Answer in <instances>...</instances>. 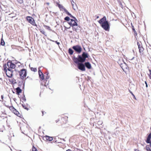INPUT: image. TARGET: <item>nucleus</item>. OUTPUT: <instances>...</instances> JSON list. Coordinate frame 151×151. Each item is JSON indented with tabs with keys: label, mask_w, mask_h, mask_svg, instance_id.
<instances>
[{
	"label": "nucleus",
	"mask_w": 151,
	"mask_h": 151,
	"mask_svg": "<svg viewBox=\"0 0 151 151\" xmlns=\"http://www.w3.org/2000/svg\"><path fill=\"white\" fill-rule=\"evenodd\" d=\"M88 53L84 52L83 53L82 56L78 55L77 58L74 57L72 59L76 63H78V62L83 63L85 61L86 58L88 57Z\"/></svg>",
	"instance_id": "1"
},
{
	"label": "nucleus",
	"mask_w": 151,
	"mask_h": 151,
	"mask_svg": "<svg viewBox=\"0 0 151 151\" xmlns=\"http://www.w3.org/2000/svg\"><path fill=\"white\" fill-rule=\"evenodd\" d=\"M73 18L70 19L68 17H66L64 18V20L67 21L68 22V24L72 27H74V26H77L78 24L76 22L77 21V20L76 18L72 16L71 15V16H69Z\"/></svg>",
	"instance_id": "2"
},
{
	"label": "nucleus",
	"mask_w": 151,
	"mask_h": 151,
	"mask_svg": "<svg viewBox=\"0 0 151 151\" xmlns=\"http://www.w3.org/2000/svg\"><path fill=\"white\" fill-rule=\"evenodd\" d=\"M68 117L67 116L65 115L64 114L60 116L58 119L56 120L55 122L56 123L59 122L61 124V125H63L65 124L68 120Z\"/></svg>",
	"instance_id": "3"
},
{
	"label": "nucleus",
	"mask_w": 151,
	"mask_h": 151,
	"mask_svg": "<svg viewBox=\"0 0 151 151\" xmlns=\"http://www.w3.org/2000/svg\"><path fill=\"white\" fill-rule=\"evenodd\" d=\"M20 78L22 80H25L27 75L26 69H22L18 72Z\"/></svg>",
	"instance_id": "4"
},
{
	"label": "nucleus",
	"mask_w": 151,
	"mask_h": 151,
	"mask_svg": "<svg viewBox=\"0 0 151 151\" xmlns=\"http://www.w3.org/2000/svg\"><path fill=\"white\" fill-rule=\"evenodd\" d=\"M137 45L139 49V52L140 55L141 56H144L145 55V51L142 47V44L141 42H138Z\"/></svg>",
	"instance_id": "5"
},
{
	"label": "nucleus",
	"mask_w": 151,
	"mask_h": 151,
	"mask_svg": "<svg viewBox=\"0 0 151 151\" xmlns=\"http://www.w3.org/2000/svg\"><path fill=\"white\" fill-rule=\"evenodd\" d=\"M9 108L10 110L14 114L17 115V116L19 117H21L22 115L17 110L15 109L13 106H9Z\"/></svg>",
	"instance_id": "6"
},
{
	"label": "nucleus",
	"mask_w": 151,
	"mask_h": 151,
	"mask_svg": "<svg viewBox=\"0 0 151 151\" xmlns=\"http://www.w3.org/2000/svg\"><path fill=\"white\" fill-rule=\"evenodd\" d=\"M26 19L28 22L34 26H37L34 19L31 17L27 16Z\"/></svg>",
	"instance_id": "7"
},
{
	"label": "nucleus",
	"mask_w": 151,
	"mask_h": 151,
	"mask_svg": "<svg viewBox=\"0 0 151 151\" xmlns=\"http://www.w3.org/2000/svg\"><path fill=\"white\" fill-rule=\"evenodd\" d=\"M101 27L106 31L109 30L110 26L108 21H106L105 23L101 24Z\"/></svg>",
	"instance_id": "8"
},
{
	"label": "nucleus",
	"mask_w": 151,
	"mask_h": 151,
	"mask_svg": "<svg viewBox=\"0 0 151 151\" xmlns=\"http://www.w3.org/2000/svg\"><path fill=\"white\" fill-rule=\"evenodd\" d=\"M72 48L78 53H80L82 51L81 47L79 45L74 46Z\"/></svg>",
	"instance_id": "9"
},
{
	"label": "nucleus",
	"mask_w": 151,
	"mask_h": 151,
	"mask_svg": "<svg viewBox=\"0 0 151 151\" xmlns=\"http://www.w3.org/2000/svg\"><path fill=\"white\" fill-rule=\"evenodd\" d=\"M57 5L60 10H63L65 13L66 14L68 15L71 16V14L68 12V11L66 10V9L64 8L63 6L58 3L57 4Z\"/></svg>",
	"instance_id": "10"
},
{
	"label": "nucleus",
	"mask_w": 151,
	"mask_h": 151,
	"mask_svg": "<svg viewBox=\"0 0 151 151\" xmlns=\"http://www.w3.org/2000/svg\"><path fill=\"white\" fill-rule=\"evenodd\" d=\"M77 63L78 65V68L82 71H85L86 70L85 66L82 63Z\"/></svg>",
	"instance_id": "11"
},
{
	"label": "nucleus",
	"mask_w": 151,
	"mask_h": 151,
	"mask_svg": "<svg viewBox=\"0 0 151 151\" xmlns=\"http://www.w3.org/2000/svg\"><path fill=\"white\" fill-rule=\"evenodd\" d=\"M6 75L9 78H11L13 75V71L11 69H9L5 72Z\"/></svg>",
	"instance_id": "12"
},
{
	"label": "nucleus",
	"mask_w": 151,
	"mask_h": 151,
	"mask_svg": "<svg viewBox=\"0 0 151 151\" xmlns=\"http://www.w3.org/2000/svg\"><path fill=\"white\" fill-rule=\"evenodd\" d=\"M7 65L9 68L14 69L16 67L15 65L12 63V62H7Z\"/></svg>",
	"instance_id": "13"
},
{
	"label": "nucleus",
	"mask_w": 151,
	"mask_h": 151,
	"mask_svg": "<svg viewBox=\"0 0 151 151\" xmlns=\"http://www.w3.org/2000/svg\"><path fill=\"white\" fill-rule=\"evenodd\" d=\"M106 21H107L106 20V17L105 16H104L99 20L98 22L100 24H101L103 23H105Z\"/></svg>",
	"instance_id": "14"
},
{
	"label": "nucleus",
	"mask_w": 151,
	"mask_h": 151,
	"mask_svg": "<svg viewBox=\"0 0 151 151\" xmlns=\"http://www.w3.org/2000/svg\"><path fill=\"white\" fill-rule=\"evenodd\" d=\"M38 73L40 80H43L44 78V75L40 69L38 70Z\"/></svg>",
	"instance_id": "15"
},
{
	"label": "nucleus",
	"mask_w": 151,
	"mask_h": 151,
	"mask_svg": "<svg viewBox=\"0 0 151 151\" xmlns=\"http://www.w3.org/2000/svg\"><path fill=\"white\" fill-rule=\"evenodd\" d=\"M151 133H150L148 136L146 142L147 143H149L151 142Z\"/></svg>",
	"instance_id": "16"
},
{
	"label": "nucleus",
	"mask_w": 151,
	"mask_h": 151,
	"mask_svg": "<svg viewBox=\"0 0 151 151\" xmlns=\"http://www.w3.org/2000/svg\"><path fill=\"white\" fill-rule=\"evenodd\" d=\"M16 93L19 95L20 93H21L22 92V89L19 87H18L15 89Z\"/></svg>",
	"instance_id": "17"
},
{
	"label": "nucleus",
	"mask_w": 151,
	"mask_h": 151,
	"mask_svg": "<svg viewBox=\"0 0 151 151\" xmlns=\"http://www.w3.org/2000/svg\"><path fill=\"white\" fill-rule=\"evenodd\" d=\"M84 65L88 69H91V64L88 62L85 63H84Z\"/></svg>",
	"instance_id": "18"
},
{
	"label": "nucleus",
	"mask_w": 151,
	"mask_h": 151,
	"mask_svg": "<svg viewBox=\"0 0 151 151\" xmlns=\"http://www.w3.org/2000/svg\"><path fill=\"white\" fill-rule=\"evenodd\" d=\"M10 68H7V65L6 64H4L3 65V70L4 71V73L5 72H6V71L8 70V69H9Z\"/></svg>",
	"instance_id": "19"
},
{
	"label": "nucleus",
	"mask_w": 151,
	"mask_h": 151,
	"mask_svg": "<svg viewBox=\"0 0 151 151\" xmlns=\"http://www.w3.org/2000/svg\"><path fill=\"white\" fill-rule=\"evenodd\" d=\"M44 138L45 139V140L49 141H52L53 139V138L52 137H50L47 136H45Z\"/></svg>",
	"instance_id": "20"
},
{
	"label": "nucleus",
	"mask_w": 151,
	"mask_h": 151,
	"mask_svg": "<svg viewBox=\"0 0 151 151\" xmlns=\"http://www.w3.org/2000/svg\"><path fill=\"white\" fill-rule=\"evenodd\" d=\"M68 53L70 55H72L73 53V51L71 48L68 49Z\"/></svg>",
	"instance_id": "21"
},
{
	"label": "nucleus",
	"mask_w": 151,
	"mask_h": 151,
	"mask_svg": "<svg viewBox=\"0 0 151 151\" xmlns=\"http://www.w3.org/2000/svg\"><path fill=\"white\" fill-rule=\"evenodd\" d=\"M0 101L2 102L5 101V98L3 95L1 96V99H0Z\"/></svg>",
	"instance_id": "22"
},
{
	"label": "nucleus",
	"mask_w": 151,
	"mask_h": 151,
	"mask_svg": "<svg viewBox=\"0 0 151 151\" xmlns=\"http://www.w3.org/2000/svg\"><path fill=\"white\" fill-rule=\"evenodd\" d=\"M73 9L75 10H76L77 9V6L76 5V3H75L74 4H73Z\"/></svg>",
	"instance_id": "23"
},
{
	"label": "nucleus",
	"mask_w": 151,
	"mask_h": 151,
	"mask_svg": "<svg viewBox=\"0 0 151 151\" xmlns=\"http://www.w3.org/2000/svg\"><path fill=\"white\" fill-rule=\"evenodd\" d=\"M132 29L133 31L134 32V35L135 36L137 35V32L136 31H135V29L134 28V26H132Z\"/></svg>",
	"instance_id": "24"
},
{
	"label": "nucleus",
	"mask_w": 151,
	"mask_h": 151,
	"mask_svg": "<svg viewBox=\"0 0 151 151\" xmlns=\"http://www.w3.org/2000/svg\"><path fill=\"white\" fill-rule=\"evenodd\" d=\"M146 149L147 151H151V150L150 148L149 145H147L146 146Z\"/></svg>",
	"instance_id": "25"
},
{
	"label": "nucleus",
	"mask_w": 151,
	"mask_h": 151,
	"mask_svg": "<svg viewBox=\"0 0 151 151\" xmlns=\"http://www.w3.org/2000/svg\"><path fill=\"white\" fill-rule=\"evenodd\" d=\"M22 106L23 107V108H24V109H26L27 110H28V109H29L28 108V107H27V106L26 105H25L24 104H22Z\"/></svg>",
	"instance_id": "26"
},
{
	"label": "nucleus",
	"mask_w": 151,
	"mask_h": 151,
	"mask_svg": "<svg viewBox=\"0 0 151 151\" xmlns=\"http://www.w3.org/2000/svg\"><path fill=\"white\" fill-rule=\"evenodd\" d=\"M43 26L46 29L48 30H51L50 27L49 26H48L45 25H44Z\"/></svg>",
	"instance_id": "27"
},
{
	"label": "nucleus",
	"mask_w": 151,
	"mask_h": 151,
	"mask_svg": "<svg viewBox=\"0 0 151 151\" xmlns=\"http://www.w3.org/2000/svg\"><path fill=\"white\" fill-rule=\"evenodd\" d=\"M5 43L4 40L2 38L1 40V45L2 46L5 45Z\"/></svg>",
	"instance_id": "28"
},
{
	"label": "nucleus",
	"mask_w": 151,
	"mask_h": 151,
	"mask_svg": "<svg viewBox=\"0 0 151 151\" xmlns=\"http://www.w3.org/2000/svg\"><path fill=\"white\" fill-rule=\"evenodd\" d=\"M31 70L32 71H33L34 72H36L37 71V69L36 68H31Z\"/></svg>",
	"instance_id": "29"
},
{
	"label": "nucleus",
	"mask_w": 151,
	"mask_h": 151,
	"mask_svg": "<svg viewBox=\"0 0 151 151\" xmlns=\"http://www.w3.org/2000/svg\"><path fill=\"white\" fill-rule=\"evenodd\" d=\"M40 32H41L42 34H43V35H45V32L44 31V30H42L41 29H40Z\"/></svg>",
	"instance_id": "30"
},
{
	"label": "nucleus",
	"mask_w": 151,
	"mask_h": 151,
	"mask_svg": "<svg viewBox=\"0 0 151 151\" xmlns=\"http://www.w3.org/2000/svg\"><path fill=\"white\" fill-rule=\"evenodd\" d=\"M32 151H38L37 149L34 146L32 147Z\"/></svg>",
	"instance_id": "31"
},
{
	"label": "nucleus",
	"mask_w": 151,
	"mask_h": 151,
	"mask_svg": "<svg viewBox=\"0 0 151 151\" xmlns=\"http://www.w3.org/2000/svg\"><path fill=\"white\" fill-rule=\"evenodd\" d=\"M102 123H103V122L101 121H99L98 122V123H97V124L99 125H100H100H101Z\"/></svg>",
	"instance_id": "32"
},
{
	"label": "nucleus",
	"mask_w": 151,
	"mask_h": 151,
	"mask_svg": "<svg viewBox=\"0 0 151 151\" xmlns=\"http://www.w3.org/2000/svg\"><path fill=\"white\" fill-rule=\"evenodd\" d=\"M47 76L46 77V81L49 78H50V77L49 76H48V73H47Z\"/></svg>",
	"instance_id": "33"
},
{
	"label": "nucleus",
	"mask_w": 151,
	"mask_h": 151,
	"mask_svg": "<svg viewBox=\"0 0 151 151\" xmlns=\"http://www.w3.org/2000/svg\"><path fill=\"white\" fill-rule=\"evenodd\" d=\"M149 71L150 72V73L149 74V77L150 79H151V70H149Z\"/></svg>",
	"instance_id": "34"
},
{
	"label": "nucleus",
	"mask_w": 151,
	"mask_h": 151,
	"mask_svg": "<svg viewBox=\"0 0 151 151\" xmlns=\"http://www.w3.org/2000/svg\"><path fill=\"white\" fill-rule=\"evenodd\" d=\"M72 29L73 31H77V29L75 27H72Z\"/></svg>",
	"instance_id": "35"
},
{
	"label": "nucleus",
	"mask_w": 151,
	"mask_h": 151,
	"mask_svg": "<svg viewBox=\"0 0 151 151\" xmlns=\"http://www.w3.org/2000/svg\"><path fill=\"white\" fill-rule=\"evenodd\" d=\"M42 116L44 115V114H45H45L46 113V112H45V111H42Z\"/></svg>",
	"instance_id": "36"
},
{
	"label": "nucleus",
	"mask_w": 151,
	"mask_h": 151,
	"mask_svg": "<svg viewBox=\"0 0 151 151\" xmlns=\"http://www.w3.org/2000/svg\"><path fill=\"white\" fill-rule=\"evenodd\" d=\"M129 92L132 96H134V94L131 91H129Z\"/></svg>",
	"instance_id": "37"
},
{
	"label": "nucleus",
	"mask_w": 151,
	"mask_h": 151,
	"mask_svg": "<svg viewBox=\"0 0 151 151\" xmlns=\"http://www.w3.org/2000/svg\"><path fill=\"white\" fill-rule=\"evenodd\" d=\"M55 42L58 45H59L60 44V43L59 42H57V41H56Z\"/></svg>",
	"instance_id": "38"
},
{
	"label": "nucleus",
	"mask_w": 151,
	"mask_h": 151,
	"mask_svg": "<svg viewBox=\"0 0 151 151\" xmlns=\"http://www.w3.org/2000/svg\"><path fill=\"white\" fill-rule=\"evenodd\" d=\"M71 3L72 4V5L73 6V4H75L73 3V2L72 1H71Z\"/></svg>",
	"instance_id": "39"
},
{
	"label": "nucleus",
	"mask_w": 151,
	"mask_h": 151,
	"mask_svg": "<svg viewBox=\"0 0 151 151\" xmlns=\"http://www.w3.org/2000/svg\"><path fill=\"white\" fill-rule=\"evenodd\" d=\"M66 151H72L70 149H68Z\"/></svg>",
	"instance_id": "40"
},
{
	"label": "nucleus",
	"mask_w": 151,
	"mask_h": 151,
	"mask_svg": "<svg viewBox=\"0 0 151 151\" xmlns=\"http://www.w3.org/2000/svg\"><path fill=\"white\" fill-rule=\"evenodd\" d=\"M96 19L99 18V16H96Z\"/></svg>",
	"instance_id": "41"
},
{
	"label": "nucleus",
	"mask_w": 151,
	"mask_h": 151,
	"mask_svg": "<svg viewBox=\"0 0 151 151\" xmlns=\"http://www.w3.org/2000/svg\"><path fill=\"white\" fill-rule=\"evenodd\" d=\"M135 151H139V150L137 149L135 150Z\"/></svg>",
	"instance_id": "42"
},
{
	"label": "nucleus",
	"mask_w": 151,
	"mask_h": 151,
	"mask_svg": "<svg viewBox=\"0 0 151 151\" xmlns=\"http://www.w3.org/2000/svg\"><path fill=\"white\" fill-rule=\"evenodd\" d=\"M71 1H72V2H73V3L75 4L74 2L73 1V0H71Z\"/></svg>",
	"instance_id": "43"
},
{
	"label": "nucleus",
	"mask_w": 151,
	"mask_h": 151,
	"mask_svg": "<svg viewBox=\"0 0 151 151\" xmlns=\"http://www.w3.org/2000/svg\"><path fill=\"white\" fill-rule=\"evenodd\" d=\"M46 4L48 5H49V3H47Z\"/></svg>",
	"instance_id": "44"
},
{
	"label": "nucleus",
	"mask_w": 151,
	"mask_h": 151,
	"mask_svg": "<svg viewBox=\"0 0 151 151\" xmlns=\"http://www.w3.org/2000/svg\"><path fill=\"white\" fill-rule=\"evenodd\" d=\"M4 115V114H2L1 115V117H2L3 116V115Z\"/></svg>",
	"instance_id": "45"
},
{
	"label": "nucleus",
	"mask_w": 151,
	"mask_h": 151,
	"mask_svg": "<svg viewBox=\"0 0 151 151\" xmlns=\"http://www.w3.org/2000/svg\"><path fill=\"white\" fill-rule=\"evenodd\" d=\"M145 83L146 85L147 84V83L146 81H145Z\"/></svg>",
	"instance_id": "46"
},
{
	"label": "nucleus",
	"mask_w": 151,
	"mask_h": 151,
	"mask_svg": "<svg viewBox=\"0 0 151 151\" xmlns=\"http://www.w3.org/2000/svg\"><path fill=\"white\" fill-rule=\"evenodd\" d=\"M145 83L146 85L147 84V83L146 81H145Z\"/></svg>",
	"instance_id": "47"
},
{
	"label": "nucleus",
	"mask_w": 151,
	"mask_h": 151,
	"mask_svg": "<svg viewBox=\"0 0 151 151\" xmlns=\"http://www.w3.org/2000/svg\"><path fill=\"white\" fill-rule=\"evenodd\" d=\"M146 86L147 88V87H148V85H147H147H146Z\"/></svg>",
	"instance_id": "48"
},
{
	"label": "nucleus",
	"mask_w": 151,
	"mask_h": 151,
	"mask_svg": "<svg viewBox=\"0 0 151 151\" xmlns=\"http://www.w3.org/2000/svg\"><path fill=\"white\" fill-rule=\"evenodd\" d=\"M70 33H72V31H70Z\"/></svg>",
	"instance_id": "49"
},
{
	"label": "nucleus",
	"mask_w": 151,
	"mask_h": 151,
	"mask_svg": "<svg viewBox=\"0 0 151 151\" xmlns=\"http://www.w3.org/2000/svg\"><path fill=\"white\" fill-rule=\"evenodd\" d=\"M24 101H26V99H23Z\"/></svg>",
	"instance_id": "50"
},
{
	"label": "nucleus",
	"mask_w": 151,
	"mask_h": 151,
	"mask_svg": "<svg viewBox=\"0 0 151 151\" xmlns=\"http://www.w3.org/2000/svg\"><path fill=\"white\" fill-rule=\"evenodd\" d=\"M70 27H69V28H68V29H69V28H70Z\"/></svg>",
	"instance_id": "51"
}]
</instances>
